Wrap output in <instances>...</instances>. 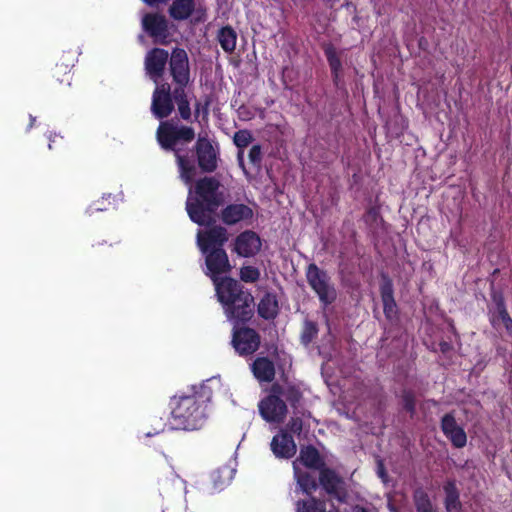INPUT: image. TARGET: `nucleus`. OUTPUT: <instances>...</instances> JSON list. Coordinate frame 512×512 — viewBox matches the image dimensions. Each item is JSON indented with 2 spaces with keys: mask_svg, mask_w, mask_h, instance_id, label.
Returning a JSON list of instances; mask_svg holds the SVG:
<instances>
[{
  "mask_svg": "<svg viewBox=\"0 0 512 512\" xmlns=\"http://www.w3.org/2000/svg\"><path fill=\"white\" fill-rule=\"evenodd\" d=\"M377 474L383 480H385V478L387 477V473H386L384 464L381 460H378V462H377Z\"/></svg>",
  "mask_w": 512,
  "mask_h": 512,
  "instance_id": "de8ad7c7",
  "label": "nucleus"
},
{
  "mask_svg": "<svg viewBox=\"0 0 512 512\" xmlns=\"http://www.w3.org/2000/svg\"><path fill=\"white\" fill-rule=\"evenodd\" d=\"M325 57L327 59V62L329 64L331 75L333 79V83L336 87H339L340 82L342 80V62L341 59L336 51V48L333 44L328 43L325 44L323 47Z\"/></svg>",
  "mask_w": 512,
  "mask_h": 512,
  "instance_id": "4be33fe9",
  "label": "nucleus"
},
{
  "mask_svg": "<svg viewBox=\"0 0 512 512\" xmlns=\"http://www.w3.org/2000/svg\"><path fill=\"white\" fill-rule=\"evenodd\" d=\"M284 398L292 408L296 409L303 398V394L297 386L288 385L284 393Z\"/></svg>",
  "mask_w": 512,
  "mask_h": 512,
  "instance_id": "4c0bfd02",
  "label": "nucleus"
},
{
  "mask_svg": "<svg viewBox=\"0 0 512 512\" xmlns=\"http://www.w3.org/2000/svg\"><path fill=\"white\" fill-rule=\"evenodd\" d=\"M243 300L240 302L235 301V304H230V306L224 309L227 319L234 324H245L254 316L255 302L253 295L245 296Z\"/></svg>",
  "mask_w": 512,
  "mask_h": 512,
  "instance_id": "4468645a",
  "label": "nucleus"
},
{
  "mask_svg": "<svg viewBox=\"0 0 512 512\" xmlns=\"http://www.w3.org/2000/svg\"><path fill=\"white\" fill-rule=\"evenodd\" d=\"M271 450L277 458L290 459L297 452V446L293 436L282 430L271 441Z\"/></svg>",
  "mask_w": 512,
  "mask_h": 512,
  "instance_id": "a211bd4d",
  "label": "nucleus"
},
{
  "mask_svg": "<svg viewBox=\"0 0 512 512\" xmlns=\"http://www.w3.org/2000/svg\"><path fill=\"white\" fill-rule=\"evenodd\" d=\"M142 29L155 43L167 44L170 36L168 21L160 13H146L142 17Z\"/></svg>",
  "mask_w": 512,
  "mask_h": 512,
  "instance_id": "6e6552de",
  "label": "nucleus"
},
{
  "mask_svg": "<svg viewBox=\"0 0 512 512\" xmlns=\"http://www.w3.org/2000/svg\"><path fill=\"white\" fill-rule=\"evenodd\" d=\"M168 60V51L163 48H152L145 56L144 64L147 75L157 82L164 75Z\"/></svg>",
  "mask_w": 512,
  "mask_h": 512,
  "instance_id": "2eb2a0df",
  "label": "nucleus"
},
{
  "mask_svg": "<svg viewBox=\"0 0 512 512\" xmlns=\"http://www.w3.org/2000/svg\"><path fill=\"white\" fill-rule=\"evenodd\" d=\"M308 497V499L296 502V512H326L325 500L318 499L313 495Z\"/></svg>",
  "mask_w": 512,
  "mask_h": 512,
  "instance_id": "2f4dec72",
  "label": "nucleus"
},
{
  "mask_svg": "<svg viewBox=\"0 0 512 512\" xmlns=\"http://www.w3.org/2000/svg\"><path fill=\"white\" fill-rule=\"evenodd\" d=\"M441 430L455 448L466 446V432L457 424L453 413H446L441 418Z\"/></svg>",
  "mask_w": 512,
  "mask_h": 512,
  "instance_id": "f3484780",
  "label": "nucleus"
},
{
  "mask_svg": "<svg viewBox=\"0 0 512 512\" xmlns=\"http://www.w3.org/2000/svg\"><path fill=\"white\" fill-rule=\"evenodd\" d=\"M221 183L215 177L204 176L194 183V190L189 191L186 211L192 222L199 226H212L215 214L224 204V193L220 191Z\"/></svg>",
  "mask_w": 512,
  "mask_h": 512,
  "instance_id": "7ed1b4c3",
  "label": "nucleus"
},
{
  "mask_svg": "<svg viewBox=\"0 0 512 512\" xmlns=\"http://www.w3.org/2000/svg\"><path fill=\"white\" fill-rule=\"evenodd\" d=\"M195 136L193 127L179 125L173 120L161 121L156 131L159 146L164 151L173 152L179 177L186 185H192L195 181L197 169L205 174L213 173L220 161L219 148L207 133L198 134L192 149L193 155L190 156L188 151L179 147L191 143Z\"/></svg>",
  "mask_w": 512,
  "mask_h": 512,
  "instance_id": "f257e3e1",
  "label": "nucleus"
},
{
  "mask_svg": "<svg viewBox=\"0 0 512 512\" xmlns=\"http://www.w3.org/2000/svg\"><path fill=\"white\" fill-rule=\"evenodd\" d=\"M294 462H296V464L299 462L305 468L318 472L327 466L325 459L320 454L319 450L311 444L301 447L299 456Z\"/></svg>",
  "mask_w": 512,
  "mask_h": 512,
  "instance_id": "aec40b11",
  "label": "nucleus"
},
{
  "mask_svg": "<svg viewBox=\"0 0 512 512\" xmlns=\"http://www.w3.org/2000/svg\"><path fill=\"white\" fill-rule=\"evenodd\" d=\"M287 429L294 434L300 435L303 429V421L299 417H293L287 423Z\"/></svg>",
  "mask_w": 512,
  "mask_h": 512,
  "instance_id": "c03bdc74",
  "label": "nucleus"
},
{
  "mask_svg": "<svg viewBox=\"0 0 512 512\" xmlns=\"http://www.w3.org/2000/svg\"><path fill=\"white\" fill-rule=\"evenodd\" d=\"M237 159H238L239 166L243 169V171L245 173H247L245 164H244V159H243V151L238 152Z\"/></svg>",
  "mask_w": 512,
  "mask_h": 512,
  "instance_id": "8fccbe9b",
  "label": "nucleus"
},
{
  "mask_svg": "<svg viewBox=\"0 0 512 512\" xmlns=\"http://www.w3.org/2000/svg\"><path fill=\"white\" fill-rule=\"evenodd\" d=\"M195 11V0H173L168 13L173 20L184 21L189 19Z\"/></svg>",
  "mask_w": 512,
  "mask_h": 512,
  "instance_id": "bb28decb",
  "label": "nucleus"
},
{
  "mask_svg": "<svg viewBox=\"0 0 512 512\" xmlns=\"http://www.w3.org/2000/svg\"><path fill=\"white\" fill-rule=\"evenodd\" d=\"M252 140L253 137L251 132L246 129L235 132L233 136L234 144L241 150L247 147L252 142Z\"/></svg>",
  "mask_w": 512,
  "mask_h": 512,
  "instance_id": "ea45409f",
  "label": "nucleus"
},
{
  "mask_svg": "<svg viewBox=\"0 0 512 512\" xmlns=\"http://www.w3.org/2000/svg\"><path fill=\"white\" fill-rule=\"evenodd\" d=\"M305 277L309 287L316 294L324 309L336 301L337 289L326 270L318 267L315 263H310L305 269Z\"/></svg>",
  "mask_w": 512,
  "mask_h": 512,
  "instance_id": "20e7f679",
  "label": "nucleus"
},
{
  "mask_svg": "<svg viewBox=\"0 0 512 512\" xmlns=\"http://www.w3.org/2000/svg\"><path fill=\"white\" fill-rule=\"evenodd\" d=\"M76 61L75 53L72 51L63 52L60 60L59 65L62 66V78L61 81L66 82V86H70L71 84V69L74 67Z\"/></svg>",
  "mask_w": 512,
  "mask_h": 512,
  "instance_id": "473e14b6",
  "label": "nucleus"
},
{
  "mask_svg": "<svg viewBox=\"0 0 512 512\" xmlns=\"http://www.w3.org/2000/svg\"><path fill=\"white\" fill-rule=\"evenodd\" d=\"M249 160L254 165L259 167L262 162V151L259 144L253 145L249 151Z\"/></svg>",
  "mask_w": 512,
  "mask_h": 512,
  "instance_id": "79ce46f5",
  "label": "nucleus"
},
{
  "mask_svg": "<svg viewBox=\"0 0 512 512\" xmlns=\"http://www.w3.org/2000/svg\"><path fill=\"white\" fill-rule=\"evenodd\" d=\"M416 512H435L428 494L423 490L414 493Z\"/></svg>",
  "mask_w": 512,
  "mask_h": 512,
  "instance_id": "f704fd0d",
  "label": "nucleus"
},
{
  "mask_svg": "<svg viewBox=\"0 0 512 512\" xmlns=\"http://www.w3.org/2000/svg\"><path fill=\"white\" fill-rule=\"evenodd\" d=\"M318 325L314 321L306 320L303 325L301 332V343L309 345L318 335Z\"/></svg>",
  "mask_w": 512,
  "mask_h": 512,
  "instance_id": "c9c22d12",
  "label": "nucleus"
},
{
  "mask_svg": "<svg viewBox=\"0 0 512 512\" xmlns=\"http://www.w3.org/2000/svg\"><path fill=\"white\" fill-rule=\"evenodd\" d=\"M172 91L170 84L162 83L155 88L152 96H172Z\"/></svg>",
  "mask_w": 512,
  "mask_h": 512,
  "instance_id": "a18cd8bd",
  "label": "nucleus"
},
{
  "mask_svg": "<svg viewBox=\"0 0 512 512\" xmlns=\"http://www.w3.org/2000/svg\"><path fill=\"white\" fill-rule=\"evenodd\" d=\"M187 85L176 84L172 91L174 105H177L179 116L184 121H189L192 116L188 94L186 92Z\"/></svg>",
  "mask_w": 512,
  "mask_h": 512,
  "instance_id": "5701e85b",
  "label": "nucleus"
},
{
  "mask_svg": "<svg viewBox=\"0 0 512 512\" xmlns=\"http://www.w3.org/2000/svg\"><path fill=\"white\" fill-rule=\"evenodd\" d=\"M381 279L380 296L384 316L390 323H396L399 321V309L394 298L393 282L387 274H382Z\"/></svg>",
  "mask_w": 512,
  "mask_h": 512,
  "instance_id": "f8f14e48",
  "label": "nucleus"
},
{
  "mask_svg": "<svg viewBox=\"0 0 512 512\" xmlns=\"http://www.w3.org/2000/svg\"><path fill=\"white\" fill-rule=\"evenodd\" d=\"M400 399L403 410L409 414L410 418H413L416 415L417 404L415 391L410 388L402 389Z\"/></svg>",
  "mask_w": 512,
  "mask_h": 512,
  "instance_id": "72a5a7b5",
  "label": "nucleus"
},
{
  "mask_svg": "<svg viewBox=\"0 0 512 512\" xmlns=\"http://www.w3.org/2000/svg\"><path fill=\"white\" fill-rule=\"evenodd\" d=\"M493 301L495 303L497 315L493 314L490 319L491 325L496 327L497 323L502 322L506 331L512 334V318L509 315L504 297L501 294L493 295Z\"/></svg>",
  "mask_w": 512,
  "mask_h": 512,
  "instance_id": "393cba45",
  "label": "nucleus"
},
{
  "mask_svg": "<svg viewBox=\"0 0 512 512\" xmlns=\"http://www.w3.org/2000/svg\"><path fill=\"white\" fill-rule=\"evenodd\" d=\"M62 66L59 65V63H56L54 68L51 70V78H52V85L57 88V86H66V82L61 81L62 78Z\"/></svg>",
  "mask_w": 512,
  "mask_h": 512,
  "instance_id": "37998d69",
  "label": "nucleus"
},
{
  "mask_svg": "<svg viewBox=\"0 0 512 512\" xmlns=\"http://www.w3.org/2000/svg\"><path fill=\"white\" fill-rule=\"evenodd\" d=\"M319 485L327 495L343 503L347 498V490L345 488L344 479L330 467L321 469L318 477Z\"/></svg>",
  "mask_w": 512,
  "mask_h": 512,
  "instance_id": "0eeeda50",
  "label": "nucleus"
},
{
  "mask_svg": "<svg viewBox=\"0 0 512 512\" xmlns=\"http://www.w3.org/2000/svg\"><path fill=\"white\" fill-rule=\"evenodd\" d=\"M200 107H201V103L197 101L195 103V109H194V117H195V119H197L200 116Z\"/></svg>",
  "mask_w": 512,
  "mask_h": 512,
  "instance_id": "3c124183",
  "label": "nucleus"
},
{
  "mask_svg": "<svg viewBox=\"0 0 512 512\" xmlns=\"http://www.w3.org/2000/svg\"><path fill=\"white\" fill-rule=\"evenodd\" d=\"M174 111L172 96H152L151 112L155 118L162 120L169 117Z\"/></svg>",
  "mask_w": 512,
  "mask_h": 512,
  "instance_id": "cd10ccee",
  "label": "nucleus"
},
{
  "mask_svg": "<svg viewBox=\"0 0 512 512\" xmlns=\"http://www.w3.org/2000/svg\"><path fill=\"white\" fill-rule=\"evenodd\" d=\"M252 217V208L243 203L229 204L221 211V220L223 223L230 226L241 221L250 220Z\"/></svg>",
  "mask_w": 512,
  "mask_h": 512,
  "instance_id": "6ab92c4d",
  "label": "nucleus"
},
{
  "mask_svg": "<svg viewBox=\"0 0 512 512\" xmlns=\"http://www.w3.org/2000/svg\"><path fill=\"white\" fill-rule=\"evenodd\" d=\"M251 370L254 377L260 382H272L276 375L274 362L268 357H257L252 365Z\"/></svg>",
  "mask_w": 512,
  "mask_h": 512,
  "instance_id": "412c9836",
  "label": "nucleus"
},
{
  "mask_svg": "<svg viewBox=\"0 0 512 512\" xmlns=\"http://www.w3.org/2000/svg\"><path fill=\"white\" fill-rule=\"evenodd\" d=\"M260 278V271L254 266H243L240 269V279L245 283H255Z\"/></svg>",
  "mask_w": 512,
  "mask_h": 512,
  "instance_id": "58836bf2",
  "label": "nucleus"
},
{
  "mask_svg": "<svg viewBox=\"0 0 512 512\" xmlns=\"http://www.w3.org/2000/svg\"><path fill=\"white\" fill-rule=\"evenodd\" d=\"M258 315L265 320H273L279 312L278 300L275 294L266 292L257 306Z\"/></svg>",
  "mask_w": 512,
  "mask_h": 512,
  "instance_id": "a878e982",
  "label": "nucleus"
},
{
  "mask_svg": "<svg viewBox=\"0 0 512 512\" xmlns=\"http://www.w3.org/2000/svg\"><path fill=\"white\" fill-rule=\"evenodd\" d=\"M208 105H209V102H206V103H205V106H204V108H203V112H204V114H206V115L208 114Z\"/></svg>",
  "mask_w": 512,
  "mask_h": 512,
  "instance_id": "5fc2aeb1",
  "label": "nucleus"
},
{
  "mask_svg": "<svg viewBox=\"0 0 512 512\" xmlns=\"http://www.w3.org/2000/svg\"><path fill=\"white\" fill-rule=\"evenodd\" d=\"M212 380L191 386L186 392L171 397L170 416L175 429H201L208 419V404L213 398Z\"/></svg>",
  "mask_w": 512,
  "mask_h": 512,
  "instance_id": "f03ea898",
  "label": "nucleus"
},
{
  "mask_svg": "<svg viewBox=\"0 0 512 512\" xmlns=\"http://www.w3.org/2000/svg\"><path fill=\"white\" fill-rule=\"evenodd\" d=\"M147 5L153 7L158 6L159 4H166L169 0H142Z\"/></svg>",
  "mask_w": 512,
  "mask_h": 512,
  "instance_id": "09e8293b",
  "label": "nucleus"
},
{
  "mask_svg": "<svg viewBox=\"0 0 512 512\" xmlns=\"http://www.w3.org/2000/svg\"><path fill=\"white\" fill-rule=\"evenodd\" d=\"M285 392H286V387L284 388L281 384L274 383L271 386L269 395H274L277 398H282V397H284Z\"/></svg>",
  "mask_w": 512,
  "mask_h": 512,
  "instance_id": "49530a36",
  "label": "nucleus"
},
{
  "mask_svg": "<svg viewBox=\"0 0 512 512\" xmlns=\"http://www.w3.org/2000/svg\"><path fill=\"white\" fill-rule=\"evenodd\" d=\"M239 325L233 326L231 345L241 357L253 355L260 347L261 336L254 328Z\"/></svg>",
  "mask_w": 512,
  "mask_h": 512,
  "instance_id": "39448f33",
  "label": "nucleus"
},
{
  "mask_svg": "<svg viewBox=\"0 0 512 512\" xmlns=\"http://www.w3.org/2000/svg\"><path fill=\"white\" fill-rule=\"evenodd\" d=\"M203 254L205 255L207 268L206 275L211 278L213 284L220 281L222 277H219V275L230 272L231 265L224 248L213 249Z\"/></svg>",
  "mask_w": 512,
  "mask_h": 512,
  "instance_id": "9d476101",
  "label": "nucleus"
},
{
  "mask_svg": "<svg viewBox=\"0 0 512 512\" xmlns=\"http://www.w3.org/2000/svg\"><path fill=\"white\" fill-rule=\"evenodd\" d=\"M54 142H55V140L50 139L49 149H52V143H54Z\"/></svg>",
  "mask_w": 512,
  "mask_h": 512,
  "instance_id": "4d7b16f0",
  "label": "nucleus"
},
{
  "mask_svg": "<svg viewBox=\"0 0 512 512\" xmlns=\"http://www.w3.org/2000/svg\"><path fill=\"white\" fill-rule=\"evenodd\" d=\"M165 424L159 430H156L153 434H158L160 431H163Z\"/></svg>",
  "mask_w": 512,
  "mask_h": 512,
  "instance_id": "6e6d98bb",
  "label": "nucleus"
},
{
  "mask_svg": "<svg viewBox=\"0 0 512 512\" xmlns=\"http://www.w3.org/2000/svg\"><path fill=\"white\" fill-rule=\"evenodd\" d=\"M116 247L106 241L97 242L92 245V254L98 258H111L115 255Z\"/></svg>",
  "mask_w": 512,
  "mask_h": 512,
  "instance_id": "e433bc0d",
  "label": "nucleus"
},
{
  "mask_svg": "<svg viewBox=\"0 0 512 512\" xmlns=\"http://www.w3.org/2000/svg\"><path fill=\"white\" fill-rule=\"evenodd\" d=\"M217 40L226 53H233L236 48L237 33L231 26H224L218 31Z\"/></svg>",
  "mask_w": 512,
  "mask_h": 512,
  "instance_id": "7c9ffc66",
  "label": "nucleus"
},
{
  "mask_svg": "<svg viewBox=\"0 0 512 512\" xmlns=\"http://www.w3.org/2000/svg\"><path fill=\"white\" fill-rule=\"evenodd\" d=\"M261 246L258 234L252 230H245L235 238L233 251L241 257L249 258L255 256Z\"/></svg>",
  "mask_w": 512,
  "mask_h": 512,
  "instance_id": "dca6fc26",
  "label": "nucleus"
},
{
  "mask_svg": "<svg viewBox=\"0 0 512 512\" xmlns=\"http://www.w3.org/2000/svg\"><path fill=\"white\" fill-rule=\"evenodd\" d=\"M293 470L297 484L302 492L307 496H311L318 488L315 478L309 472L300 470L296 462H293Z\"/></svg>",
  "mask_w": 512,
  "mask_h": 512,
  "instance_id": "c85d7f7f",
  "label": "nucleus"
},
{
  "mask_svg": "<svg viewBox=\"0 0 512 512\" xmlns=\"http://www.w3.org/2000/svg\"><path fill=\"white\" fill-rule=\"evenodd\" d=\"M440 348H441L442 352H445L448 350L449 344L447 342H442V343H440Z\"/></svg>",
  "mask_w": 512,
  "mask_h": 512,
  "instance_id": "603ef678",
  "label": "nucleus"
},
{
  "mask_svg": "<svg viewBox=\"0 0 512 512\" xmlns=\"http://www.w3.org/2000/svg\"><path fill=\"white\" fill-rule=\"evenodd\" d=\"M443 491L445 493L444 506L446 512H462L460 492L455 480H447L443 485Z\"/></svg>",
  "mask_w": 512,
  "mask_h": 512,
  "instance_id": "b1692460",
  "label": "nucleus"
},
{
  "mask_svg": "<svg viewBox=\"0 0 512 512\" xmlns=\"http://www.w3.org/2000/svg\"><path fill=\"white\" fill-rule=\"evenodd\" d=\"M354 512H369V511L363 506H356Z\"/></svg>",
  "mask_w": 512,
  "mask_h": 512,
  "instance_id": "864d4df0",
  "label": "nucleus"
},
{
  "mask_svg": "<svg viewBox=\"0 0 512 512\" xmlns=\"http://www.w3.org/2000/svg\"><path fill=\"white\" fill-rule=\"evenodd\" d=\"M169 70L173 82L188 85L190 82V65L188 54L183 48L175 47L169 58Z\"/></svg>",
  "mask_w": 512,
  "mask_h": 512,
  "instance_id": "1a4fd4ad",
  "label": "nucleus"
},
{
  "mask_svg": "<svg viewBox=\"0 0 512 512\" xmlns=\"http://www.w3.org/2000/svg\"><path fill=\"white\" fill-rule=\"evenodd\" d=\"M218 301L226 309L230 304L244 301L245 296L252 293L246 289L239 281L231 277H222L219 282L214 284Z\"/></svg>",
  "mask_w": 512,
  "mask_h": 512,
  "instance_id": "423d86ee",
  "label": "nucleus"
},
{
  "mask_svg": "<svg viewBox=\"0 0 512 512\" xmlns=\"http://www.w3.org/2000/svg\"><path fill=\"white\" fill-rule=\"evenodd\" d=\"M234 470L229 466H222L217 468L211 473V481L213 489L216 491L223 490L227 485L230 484L233 478Z\"/></svg>",
  "mask_w": 512,
  "mask_h": 512,
  "instance_id": "c756f323",
  "label": "nucleus"
},
{
  "mask_svg": "<svg viewBox=\"0 0 512 512\" xmlns=\"http://www.w3.org/2000/svg\"><path fill=\"white\" fill-rule=\"evenodd\" d=\"M382 220L379 207L372 206L367 209L364 215V221L367 225L373 226L378 223V221Z\"/></svg>",
  "mask_w": 512,
  "mask_h": 512,
  "instance_id": "a19ab883",
  "label": "nucleus"
},
{
  "mask_svg": "<svg viewBox=\"0 0 512 512\" xmlns=\"http://www.w3.org/2000/svg\"><path fill=\"white\" fill-rule=\"evenodd\" d=\"M259 411L264 420L271 423H281L287 414V405L282 398L268 395L259 403Z\"/></svg>",
  "mask_w": 512,
  "mask_h": 512,
  "instance_id": "ddd939ff",
  "label": "nucleus"
},
{
  "mask_svg": "<svg viewBox=\"0 0 512 512\" xmlns=\"http://www.w3.org/2000/svg\"><path fill=\"white\" fill-rule=\"evenodd\" d=\"M147 436H152L153 434L151 432L146 433Z\"/></svg>",
  "mask_w": 512,
  "mask_h": 512,
  "instance_id": "13d9d810",
  "label": "nucleus"
},
{
  "mask_svg": "<svg viewBox=\"0 0 512 512\" xmlns=\"http://www.w3.org/2000/svg\"><path fill=\"white\" fill-rule=\"evenodd\" d=\"M227 241V229L220 225H213L205 231H199L197 234V244L202 253L223 248Z\"/></svg>",
  "mask_w": 512,
  "mask_h": 512,
  "instance_id": "9b49d317",
  "label": "nucleus"
}]
</instances>
